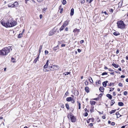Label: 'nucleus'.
Instances as JSON below:
<instances>
[{"label": "nucleus", "mask_w": 128, "mask_h": 128, "mask_svg": "<svg viewBox=\"0 0 128 128\" xmlns=\"http://www.w3.org/2000/svg\"><path fill=\"white\" fill-rule=\"evenodd\" d=\"M1 23L6 28L13 27L16 25V22L12 19L8 20L5 22L3 20L1 21Z\"/></svg>", "instance_id": "nucleus-1"}, {"label": "nucleus", "mask_w": 128, "mask_h": 128, "mask_svg": "<svg viewBox=\"0 0 128 128\" xmlns=\"http://www.w3.org/2000/svg\"><path fill=\"white\" fill-rule=\"evenodd\" d=\"M12 50L11 46L5 47L3 48L2 50H0V54L2 56L6 55Z\"/></svg>", "instance_id": "nucleus-2"}, {"label": "nucleus", "mask_w": 128, "mask_h": 128, "mask_svg": "<svg viewBox=\"0 0 128 128\" xmlns=\"http://www.w3.org/2000/svg\"><path fill=\"white\" fill-rule=\"evenodd\" d=\"M117 26L118 28L121 30H124L126 28V25L124 22L122 20L118 21L117 22Z\"/></svg>", "instance_id": "nucleus-3"}, {"label": "nucleus", "mask_w": 128, "mask_h": 128, "mask_svg": "<svg viewBox=\"0 0 128 128\" xmlns=\"http://www.w3.org/2000/svg\"><path fill=\"white\" fill-rule=\"evenodd\" d=\"M68 117L69 119L70 118V120L72 122H75L76 121V119L74 115L72 113H70V115H68Z\"/></svg>", "instance_id": "nucleus-4"}, {"label": "nucleus", "mask_w": 128, "mask_h": 128, "mask_svg": "<svg viewBox=\"0 0 128 128\" xmlns=\"http://www.w3.org/2000/svg\"><path fill=\"white\" fill-rule=\"evenodd\" d=\"M49 67L50 69V70L52 71L56 70L59 68L58 66L55 65L53 66H49Z\"/></svg>", "instance_id": "nucleus-5"}, {"label": "nucleus", "mask_w": 128, "mask_h": 128, "mask_svg": "<svg viewBox=\"0 0 128 128\" xmlns=\"http://www.w3.org/2000/svg\"><path fill=\"white\" fill-rule=\"evenodd\" d=\"M69 22V20H67L64 22L63 25L66 27L68 24Z\"/></svg>", "instance_id": "nucleus-6"}, {"label": "nucleus", "mask_w": 128, "mask_h": 128, "mask_svg": "<svg viewBox=\"0 0 128 128\" xmlns=\"http://www.w3.org/2000/svg\"><path fill=\"white\" fill-rule=\"evenodd\" d=\"M73 100V98H71V97L67 98H66V100L68 102H70L71 101H72V100Z\"/></svg>", "instance_id": "nucleus-7"}, {"label": "nucleus", "mask_w": 128, "mask_h": 128, "mask_svg": "<svg viewBox=\"0 0 128 128\" xmlns=\"http://www.w3.org/2000/svg\"><path fill=\"white\" fill-rule=\"evenodd\" d=\"M108 82V81H106L103 82L102 83L103 86H104L105 87L106 86L107 83Z\"/></svg>", "instance_id": "nucleus-8"}, {"label": "nucleus", "mask_w": 128, "mask_h": 128, "mask_svg": "<svg viewBox=\"0 0 128 128\" xmlns=\"http://www.w3.org/2000/svg\"><path fill=\"white\" fill-rule=\"evenodd\" d=\"M85 90L87 93L89 92V88L88 86H86L85 88Z\"/></svg>", "instance_id": "nucleus-9"}, {"label": "nucleus", "mask_w": 128, "mask_h": 128, "mask_svg": "<svg viewBox=\"0 0 128 128\" xmlns=\"http://www.w3.org/2000/svg\"><path fill=\"white\" fill-rule=\"evenodd\" d=\"M13 4L14 7H17L18 6V3L17 2H15Z\"/></svg>", "instance_id": "nucleus-10"}, {"label": "nucleus", "mask_w": 128, "mask_h": 128, "mask_svg": "<svg viewBox=\"0 0 128 128\" xmlns=\"http://www.w3.org/2000/svg\"><path fill=\"white\" fill-rule=\"evenodd\" d=\"M74 10L73 8H72L71 10V12L70 13V16H72L74 14Z\"/></svg>", "instance_id": "nucleus-11"}, {"label": "nucleus", "mask_w": 128, "mask_h": 128, "mask_svg": "<svg viewBox=\"0 0 128 128\" xmlns=\"http://www.w3.org/2000/svg\"><path fill=\"white\" fill-rule=\"evenodd\" d=\"M106 96L110 99H111L112 98V96L109 94H107Z\"/></svg>", "instance_id": "nucleus-12"}, {"label": "nucleus", "mask_w": 128, "mask_h": 128, "mask_svg": "<svg viewBox=\"0 0 128 128\" xmlns=\"http://www.w3.org/2000/svg\"><path fill=\"white\" fill-rule=\"evenodd\" d=\"M113 34L116 36H117L120 35V33L119 32H116L113 33Z\"/></svg>", "instance_id": "nucleus-13"}, {"label": "nucleus", "mask_w": 128, "mask_h": 128, "mask_svg": "<svg viewBox=\"0 0 128 128\" xmlns=\"http://www.w3.org/2000/svg\"><path fill=\"white\" fill-rule=\"evenodd\" d=\"M80 30L78 29L77 28H75L73 30V32L75 33L76 32H80Z\"/></svg>", "instance_id": "nucleus-14"}, {"label": "nucleus", "mask_w": 128, "mask_h": 128, "mask_svg": "<svg viewBox=\"0 0 128 128\" xmlns=\"http://www.w3.org/2000/svg\"><path fill=\"white\" fill-rule=\"evenodd\" d=\"M104 88L103 87H100L99 88V90L102 92L104 91Z\"/></svg>", "instance_id": "nucleus-15"}, {"label": "nucleus", "mask_w": 128, "mask_h": 128, "mask_svg": "<svg viewBox=\"0 0 128 128\" xmlns=\"http://www.w3.org/2000/svg\"><path fill=\"white\" fill-rule=\"evenodd\" d=\"M96 103L95 102L93 101H91L90 102V104L92 105H94Z\"/></svg>", "instance_id": "nucleus-16"}, {"label": "nucleus", "mask_w": 128, "mask_h": 128, "mask_svg": "<svg viewBox=\"0 0 128 128\" xmlns=\"http://www.w3.org/2000/svg\"><path fill=\"white\" fill-rule=\"evenodd\" d=\"M57 29V28L54 27L51 30L53 32H54V34L56 33Z\"/></svg>", "instance_id": "nucleus-17"}, {"label": "nucleus", "mask_w": 128, "mask_h": 128, "mask_svg": "<svg viewBox=\"0 0 128 128\" xmlns=\"http://www.w3.org/2000/svg\"><path fill=\"white\" fill-rule=\"evenodd\" d=\"M54 34V32H53L51 30L49 33L48 35L49 36H51L53 35Z\"/></svg>", "instance_id": "nucleus-18"}, {"label": "nucleus", "mask_w": 128, "mask_h": 128, "mask_svg": "<svg viewBox=\"0 0 128 128\" xmlns=\"http://www.w3.org/2000/svg\"><path fill=\"white\" fill-rule=\"evenodd\" d=\"M118 105L120 106H122L124 105V103L122 102H118Z\"/></svg>", "instance_id": "nucleus-19"}, {"label": "nucleus", "mask_w": 128, "mask_h": 128, "mask_svg": "<svg viewBox=\"0 0 128 128\" xmlns=\"http://www.w3.org/2000/svg\"><path fill=\"white\" fill-rule=\"evenodd\" d=\"M65 27L64 26V25H62L60 29V31H61L63 30Z\"/></svg>", "instance_id": "nucleus-20"}, {"label": "nucleus", "mask_w": 128, "mask_h": 128, "mask_svg": "<svg viewBox=\"0 0 128 128\" xmlns=\"http://www.w3.org/2000/svg\"><path fill=\"white\" fill-rule=\"evenodd\" d=\"M115 103L114 100H112L111 101V104L110 105V106H112Z\"/></svg>", "instance_id": "nucleus-21"}, {"label": "nucleus", "mask_w": 128, "mask_h": 128, "mask_svg": "<svg viewBox=\"0 0 128 128\" xmlns=\"http://www.w3.org/2000/svg\"><path fill=\"white\" fill-rule=\"evenodd\" d=\"M66 106L67 109L69 110L70 109L69 106L68 104H66Z\"/></svg>", "instance_id": "nucleus-22"}, {"label": "nucleus", "mask_w": 128, "mask_h": 128, "mask_svg": "<svg viewBox=\"0 0 128 128\" xmlns=\"http://www.w3.org/2000/svg\"><path fill=\"white\" fill-rule=\"evenodd\" d=\"M88 79L89 80V81L91 83H93V81L92 80V78L90 77L88 78Z\"/></svg>", "instance_id": "nucleus-23"}, {"label": "nucleus", "mask_w": 128, "mask_h": 128, "mask_svg": "<svg viewBox=\"0 0 128 128\" xmlns=\"http://www.w3.org/2000/svg\"><path fill=\"white\" fill-rule=\"evenodd\" d=\"M112 65L116 68H118V65L116 64H113Z\"/></svg>", "instance_id": "nucleus-24"}, {"label": "nucleus", "mask_w": 128, "mask_h": 128, "mask_svg": "<svg viewBox=\"0 0 128 128\" xmlns=\"http://www.w3.org/2000/svg\"><path fill=\"white\" fill-rule=\"evenodd\" d=\"M116 111V110H112L110 112V114H112L114 113Z\"/></svg>", "instance_id": "nucleus-25"}, {"label": "nucleus", "mask_w": 128, "mask_h": 128, "mask_svg": "<svg viewBox=\"0 0 128 128\" xmlns=\"http://www.w3.org/2000/svg\"><path fill=\"white\" fill-rule=\"evenodd\" d=\"M77 103L78 104V109H80V108L81 107H80V106H81V104L80 103V102L78 101Z\"/></svg>", "instance_id": "nucleus-26"}, {"label": "nucleus", "mask_w": 128, "mask_h": 128, "mask_svg": "<svg viewBox=\"0 0 128 128\" xmlns=\"http://www.w3.org/2000/svg\"><path fill=\"white\" fill-rule=\"evenodd\" d=\"M62 2L63 5H65L66 4V0H63Z\"/></svg>", "instance_id": "nucleus-27"}, {"label": "nucleus", "mask_w": 128, "mask_h": 128, "mask_svg": "<svg viewBox=\"0 0 128 128\" xmlns=\"http://www.w3.org/2000/svg\"><path fill=\"white\" fill-rule=\"evenodd\" d=\"M22 36V34H20L18 36V38H21Z\"/></svg>", "instance_id": "nucleus-28"}, {"label": "nucleus", "mask_w": 128, "mask_h": 128, "mask_svg": "<svg viewBox=\"0 0 128 128\" xmlns=\"http://www.w3.org/2000/svg\"><path fill=\"white\" fill-rule=\"evenodd\" d=\"M116 115L117 116V118H119L120 116H121V115H120V116H119L118 117V115L119 114L118 112H117L116 114Z\"/></svg>", "instance_id": "nucleus-29"}, {"label": "nucleus", "mask_w": 128, "mask_h": 128, "mask_svg": "<svg viewBox=\"0 0 128 128\" xmlns=\"http://www.w3.org/2000/svg\"><path fill=\"white\" fill-rule=\"evenodd\" d=\"M8 7H14L13 4L12 5L8 4Z\"/></svg>", "instance_id": "nucleus-30"}, {"label": "nucleus", "mask_w": 128, "mask_h": 128, "mask_svg": "<svg viewBox=\"0 0 128 128\" xmlns=\"http://www.w3.org/2000/svg\"><path fill=\"white\" fill-rule=\"evenodd\" d=\"M84 84L86 86H87L88 85V82L87 81H86L84 82Z\"/></svg>", "instance_id": "nucleus-31"}, {"label": "nucleus", "mask_w": 128, "mask_h": 128, "mask_svg": "<svg viewBox=\"0 0 128 128\" xmlns=\"http://www.w3.org/2000/svg\"><path fill=\"white\" fill-rule=\"evenodd\" d=\"M38 60V59H37L36 58L34 61V63H36Z\"/></svg>", "instance_id": "nucleus-32"}, {"label": "nucleus", "mask_w": 128, "mask_h": 128, "mask_svg": "<svg viewBox=\"0 0 128 128\" xmlns=\"http://www.w3.org/2000/svg\"><path fill=\"white\" fill-rule=\"evenodd\" d=\"M94 0H86V2H89V3H91Z\"/></svg>", "instance_id": "nucleus-33"}, {"label": "nucleus", "mask_w": 128, "mask_h": 128, "mask_svg": "<svg viewBox=\"0 0 128 128\" xmlns=\"http://www.w3.org/2000/svg\"><path fill=\"white\" fill-rule=\"evenodd\" d=\"M96 84L98 83V84H100V80H97L96 82Z\"/></svg>", "instance_id": "nucleus-34"}, {"label": "nucleus", "mask_w": 128, "mask_h": 128, "mask_svg": "<svg viewBox=\"0 0 128 128\" xmlns=\"http://www.w3.org/2000/svg\"><path fill=\"white\" fill-rule=\"evenodd\" d=\"M114 84L113 83H110V84H108V86H110Z\"/></svg>", "instance_id": "nucleus-35"}, {"label": "nucleus", "mask_w": 128, "mask_h": 128, "mask_svg": "<svg viewBox=\"0 0 128 128\" xmlns=\"http://www.w3.org/2000/svg\"><path fill=\"white\" fill-rule=\"evenodd\" d=\"M128 92L127 91H125L124 92V95H126L127 94Z\"/></svg>", "instance_id": "nucleus-36"}, {"label": "nucleus", "mask_w": 128, "mask_h": 128, "mask_svg": "<svg viewBox=\"0 0 128 128\" xmlns=\"http://www.w3.org/2000/svg\"><path fill=\"white\" fill-rule=\"evenodd\" d=\"M104 13L106 15V17H107L108 16V14L106 12V11H105L104 12Z\"/></svg>", "instance_id": "nucleus-37"}, {"label": "nucleus", "mask_w": 128, "mask_h": 128, "mask_svg": "<svg viewBox=\"0 0 128 128\" xmlns=\"http://www.w3.org/2000/svg\"><path fill=\"white\" fill-rule=\"evenodd\" d=\"M113 10L111 8L109 10V12L111 13H112L113 12Z\"/></svg>", "instance_id": "nucleus-38"}, {"label": "nucleus", "mask_w": 128, "mask_h": 128, "mask_svg": "<svg viewBox=\"0 0 128 128\" xmlns=\"http://www.w3.org/2000/svg\"><path fill=\"white\" fill-rule=\"evenodd\" d=\"M90 120H91L92 122H93L94 121V118H90Z\"/></svg>", "instance_id": "nucleus-39"}, {"label": "nucleus", "mask_w": 128, "mask_h": 128, "mask_svg": "<svg viewBox=\"0 0 128 128\" xmlns=\"http://www.w3.org/2000/svg\"><path fill=\"white\" fill-rule=\"evenodd\" d=\"M108 74L107 72H104L102 74V76H103V75H107Z\"/></svg>", "instance_id": "nucleus-40"}, {"label": "nucleus", "mask_w": 128, "mask_h": 128, "mask_svg": "<svg viewBox=\"0 0 128 128\" xmlns=\"http://www.w3.org/2000/svg\"><path fill=\"white\" fill-rule=\"evenodd\" d=\"M118 85L119 86L121 87H122L123 86L122 84L120 83L119 84H118Z\"/></svg>", "instance_id": "nucleus-41"}, {"label": "nucleus", "mask_w": 128, "mask_h": 128, "mask_svg": "<svg viewBox=\"0 0 128 128\" xmlns=\"http://www.w3.org/2000/svg\"><path fill=\"white\" fill-rule=\"evenodd\" d=\"M110 89H111L110 90V92H112V91H113L114 89V88H110Z\"/></svg>", "instance_id": "nucleus-42"}, {"label": "nucleus", "mask_w": 128, "mask_h": 128, "mask_svg": "<svg viewBox=\"0 0 128 128\" xmlns=\"http://www.w3.org/2000/svg\"><path fill=\"white\" fill-rule=\"evenodd\" d=\"M48 52L46 50L45 51V54H48Z\"/></svg>", "instance_id": "nucleus-43"}, {"label": "nucleus", "mask_w": 128, "mask_h": 128, "mask_svg": "<svg viewBox=\"0 0 128 128\" xmlns=\"http://www.w3.org/2000/svg\"><path fill=\"white\" fill-rule=\"evenodd\" d=\"M64 75H65V76H66V75H68V72H64L63 73Z\"/></svg>", "instance_id": "nucleus-44"}, {"label": "nucleus", "mask_w": 128, "mask_h": 128, "mask_svg": "<svg viewBox=\"0 0 128 128\" xmlns=\"http://www.w3.org/2000/svg\"><path fill=\"white\" fill-rule=\"evenodd\" d=\"M63 11V8H61L60 10V13H62Z\"/></svg>", "instance_id": "nucleus-45"}, {"label": "nucleus", "mask_w": 128, "mask_h": 128, "mask_svg": "<svg viewBox=\"0 0 128 128\" xmlns=\"http://www.w3.org/2000/svg\"><path fill=\"white\" fill-rule=\"evenodd\" d=\"M60 107L62 108H64V105L63 104H60Z\"/></svg>", "instance_id": "nucleus-46"}, {"label": "nucleus", "mask_w": 128, "mask_h": 128, "mask_svg": "<svg viewBox=\"0 0 128 128\" xmlns=\"http://www.w3.org/2000/svg\"><path fill=\"white\" fill-rule=\"evenodd\" d=\"M81 3L83 4L84 2V0H80Z\"/></svg>", "instance_id": "nucleus-47"}, {"label": "nucleus", "mask_w": 128, "mask_h": 128, "mask_svg": "<svg viewBox=\"0 0 128 128\" xmlns=\"http://www.w3.org/2000/svg\"><path fill=\"white\" fill-rule=\"evenodd\" d=\"M57 46H56V47H54V50H56L57 49Z\"/></svg>", "instance_id": "nucleus-48"}, {"label": "nucleus", "mask_w": 128, "mask_h": 128, "mask_svg": "<svg viewBox=\"0 0 128 128\" xmlns=\"http://www.w3.org/2000/svg\"><path fill=\"white\" fill-rule=\"evenodd\" d=\"M48 66H47V65H46L45 64V65L44 66V67H44V68H47V67H48Z\"/></svg>", "instance_id": "nucleus-49"}, {"label": "nucleus", "mask_w": 128, "mask_h": 128, "mask_svg": "<svg viewBox=\"0 0 128 128\" xmlns=\"http://www.w3.org/2000/svg\"><path fill=\"white\" fill-rule=\"evenodd\" d=\"M42 45H40V47L39 48V50H41L42 48Z\"/></svg>", "instance_id": "nucleus-50"}, {"label": "nucleus", "mask_w": 128, "mask_h": 128, "mask_svg": "<svg viewBox=\"0 0 128 128\" xmlns=\"http://www.w3.org/2000/svg\"><path fill=\"white\" fill-rule=\"evenodd\" d=\"M84 42V41L83 40H82L80 41V43L81 44H82Z\"/></svg>", "instance_id": "nucleus-51"}, {"label": "nucleus", "mask_w": 128, "mask_h": 128, "mask_svg": "<svg viewBox=\"0 0 128 128\" xmlns=\"http://www.w3.org/2000/svg\"><path fill=\"white\" fill-rule=\"evenodd\" d=\"M88 113L86 112L84 114V116H88Z\"/></svg>", "instance_id": "nucleus-52"}, {"label": "nucleus", "mask_w": 128, "mask_h": 128, "mask_svg": "<svg viewBox=\"0 0 128 128\" xmlns=\"http://www.w3.org/2000/svg\"><path fill=\"white\" fill-rule=\"evenodd\" d=\"M77 50L78 52H80L81 51V50H80V49H78Z\"/></svg>", "instance_id": "nucleus-53"}, {"label": "nucleus", "mask_w": 128, "mask_h": 128, "mask_svg": "<svg viewBox=\"0 0 128 128\" xmlns=\"http://www.w3.org/2000/svg\"><path fill=\"white\" fill-rule=\"evenodd\" d=\"M119 50H117L116 51V54H118L119 52Z\"/></svg>", "instance_id": "nucleus-54"}, {"label": "nucleus", "mask_w": 128, "mask_h": 128, "mask_svg": "<svg viewBox=\"0 0 128 128\" xmlns=\"http://www.w3.org/2000/svg\"><path fill=\"white\" fill-rule=\"evenodd\" d=\"M111 124L112 125V126H114L115 124V123L114 122H112L111 123Z\"/></svg>", "instance_id": "nucleus-55"}, {"label": "nucleus", "mask_w": 128, "mask_h": 128, "mask_svg": "<svg viewBox=\"0 0 128 128\" xmlns=\"http://www.w3.org/2000/svg\"><path fill=\"white\" fill-rule=\"evenodd\" d=\"M66 46V44H62L61 45V46L62 47H64Z\"/></svg>", "instance_id": "nucleus-56"}, {"label": "nucleus", "mask_w": 128, "mask_h": 128, "mask_svg": "<svg viewBox=\"0 0 128 128\" xmlns=\"http://www.w3.org/2000/svg\"><path fill=\"white\" fill-rule=\"evenodd\" d=\"M108 70L109 71H111V72L113 70H112L111 68H109V69H108Z\"/></svg>", "instance_id": "nucleus-57"}, {"label": "nucleus", "mask_w": 128, "mask_h": 128, "mask_svg": "<svg viewBox=\"0 0 128 128\" xmlns=\"http://www.w3.org/2000/svg\"><path fill=\"white\" fill-rule=\"evenodd\" d=\"M37 0L38 2H41L43 0Z\"/></svg>", "instance_id": "nucleus-58"}, {"label": "nucleus", "mask_w": 128, "mask_h": 128, "mask_svg": "<svg viewBox=\"0 0 128 128\" xmlns=\"http://www.w3.org/2000/svg\"><path fill=\"white\" fill-rule=\"evenodd\" d=\"M68 28L67 27L65 29V30L66 31H68Z\"/></svg>", "instance_id": "nucleus-59"}, {"label": "nucleus", "mask_w": 128, "mask_h": 128, "mask_svg": "<svg viewBox=\"0 0 128 128\" xmlns=\"http://www.w3.org/2000/svg\"><path fill=\"white\" fill-rule=\"evenodd\" d=\"M125 77V76L124 75L121 76L120 77L122 78H124Z\"/></svg>", "instance_id": "nucleus-60"}, {"label": "nucleus", "mask_w": 128, "mask_h": 128, "mask_svg": "<svg viewBox=\"0 0 128 128\" xmlns=\"http://www.w3.org/2000/svg\"><path fill=\"white\" fill-rule=\"evenodd\" d=\"M94 100H98V98H94L93 99Z\"/></svg>", "instance_id": "nucleus-61"}, {"label": "nucleus", "mask_w": 128, "mask_h": 128, "mask_svg": "<svg viewBox=\"0 0 128 128\" xmlns=\"http://www.w3.org/2000/svg\"><path fill=\"white\" fill-rule=\"evenodd\" d=\"M116 95V93L115 92H113V95L114 96H115Z\"/></svg>", "instance_id": "nucleus-62"}, {"label": "nucleus", "mask_w": 128, "mask_h": 128, "mask_svg": "<svg viewBox=\"0 0 128 128\" xmlns=\"http://www.w3.org/2000/svg\"><path fill=\"white\" fill-rule=\"evenodd\" d=\"M90 119H88V120H87V122L88 123H89L90 122Z\"/></svg>", "instance_id": "nucleus-63"}, {"label": "nucleus", "mask_w": 128, "mask_h": 128, "mask_svg": "<svg viewBox=\"0 0 128 128\" xmlns=\"http://www.w3.org/2000/svg\"><path fill=\"white\" fill-rule=\"evenodd\" d=\"M89 126H93L92 124V123H90L89 124Z\"/></svg>", "instance_id": "nucleus-64"}]
</instances>
